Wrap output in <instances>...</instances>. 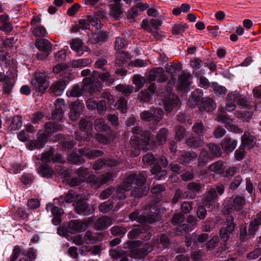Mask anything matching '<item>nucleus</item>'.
Returning <instances> with one entry per match:
<instances>
[{"label":"nucleus","instance_id":"obj_1","mask_svg":"<svg viewBox=\"0 0 261 261\" xmlns=\"http://www.w3.org/2000/svg\"><path fill=\"white\" fill-rule=\"evenodd\" d=\"M146 178L147 174L145 171L140 172L138 174H131L117 188L116 191L117 197L121 199L125 198L124 193L130 190L134 183H135L137 186L145 185Z\"/></svg>","mask_w":261,"mask_h":261},{"label":"nucleus","instance_id":"obj_2","mask_svg":"<svg viewBox=\"0 0 261 261\" xmlns=\"http://www.w3.org/2000/svg\"><path fill=\"white\" fill-rule=\"evenodd\" d=\"M17 74L15 70H9L6 72L0 71V83L3 82V94L8 95L13 89Z\"/></svg>","mask_w":261,"mask_h":261},{"label":"nucleus","instance_id":"obj_3","mask_svg":"<svg viewBox=\"0 0 261 261\" xmlns=\"http://www.w3.org/2000/svg\"><path fill=\"white\" fill-rule=\"evenodd\" d=\"M47 76L43 72H36L31 80V84L35 89L41 93H44L49 86Z\"/></svg>","mask_w":261,"mask_h":261},{"label":"nucleus","instance_id":"obj_4","mask_svg":"<svg viewBox=\"0 0 261 261\" xmlns=\"http://www.w3.org/2000/svg\"><path fill=\"white\" fill-rule=\"evenodd\" d=\"M226 226L221 227L219 230L220 239L226 242L229 239V236L234 231L236 224L234 222L233 217L228 215L225 218Z\"/></svg>","mask_w":261,"mask_h":261},{"label":"nucleus","instance_id":"obj_5","mask_svg":"<svg viewBox=\"0 0 261 261\" xmlns=\"http://www.w3.org/2000/svg\"><path fill=\"white\" fill-rule=\"evenodd\" d=\"M35 46L40 51L37 54V58L39 60L46 59L50 54L52 49L51 43L45 39H37L35 41Z\"/></svg>","mask_w":261,"mask_h":261},{"label":"nucleus","instance_id":"obj_6","mask_svg":"<svg viewBox=\"0 0 261 261\" xmlns=\"http://www.w3.org/2000/svg\"><path fill=\"white\" fill-rule=\"evenodd\" d=\"M146 82L151 83L154 81L158 82H165L169 80V77L164 72V70L162 67H158L152 69L146 74Z\"/></svg>","mask_w":261,"mask_h":261},{"label":"nucleus","instance_id":"obj_7","mask_svg":"<svg viewBox=\"0 0 261 261\" xmlns=\"http://www.w3.org/2000/svg\"><path fill=\"white\" fill-rule=\"evenodd\" d=\"M73 205L76 212L81 215L88 216L94 212L93 206L88 204L85 200H79Z\"/></svg>","mask_w":261,"mask_h":261},{"label":"nucleus","instance_id":"obj_8","mask_svg":"<svg viewBox=\"0 0 261 261\" xmlns=\"http://www.w3.org/2000/svg\"><path fill=\"white\" fill-rule=\"evenodd\" d=\"M88 222L80 220H72L69 221L66 230L70 233H75L85 230L88 227Z\"/></svg>","mask_w":261,"mask_h":261},{"label":"nucleus","instance_id":"obj_9","mask_svg":"<svg viewBox=\"0 0 261 261\" xmlns=\"http://www.w3.org/2000/svg\"><path fill=\"white\" fill-rule=\"evenodd\" d=\"M70 46L71 48L76 53L77 56H81L85 52L90 50L84 45L82 40L79 38L72 39L70 42Z\"/></svg>","mask_w":261,"mask_h":261},{"label":"nucleus","instance_id":"obj_10","mask_svg":"<svg viewBox=\"0 0 261 261\" xmlns=\"http://www.w3.org/2000/svg\"><path fill=\"white\" fill-rule=\"evenodd\" d=\"M112 178V174L110 173H107L96 177L95 175H90L87 179V181L91 182L96 185L97 187L106 184Z\"/></svg>","mask_w":261,"mask_h":261},{"label":"nucleus","instance_id":"obj_11","mask_svg":"<svg viewBox=\"0 0 261 261\" xmlns=\"http://www.w3.org/2000/svg\"><path fill=\"white\" fill-rule=\"evenodd\" d=\"M129 218L132 221H136L140 223H152L155 221V217L154 215L148 216L147 218L144 215H139V213L137 211L130 213Z\"/></svg>","mask_w":261,"mask_h":261},{"label":"nucleus","instance_id":"obj_12","mask_svg":"<svg viewBox=\"0 0 261 261\" xmlns=\"http://www.w3.org/2000/svg\"><path fill=\"white\" fill-rule=\"evenodd\" d=\"M181 69V64L180 63H171L167 64L165 66L166 75L170 79L169 83H174V74L177 72H179Z\"/></svg>","mask_w":261,"mask_h":261},{"label":"nucleus","instance_id":"obj_13","mask_svg":"<svg viewBox=\"0 0 261 261\" xmlns=\"http://www.w3.org/2000/svg\"><path fill=\"white\" fill-rule=\"evenodd\" d=\"M83 107V103L80 101H74L71 104L69 117L71 120L75 121L79 118Z\"/></svg>","mask_w":261,"mask_h":261},{"label":"nucleus","instance_id":"obj_14","mask_svg":"<svg viewBox=\"0 0 261 261\" xmlns=\"http://www.w3.org/2000/svg\"><path fill=\"white\" fill-rule=\"evenodd\" d=\"M191 74L190 73H182L178 79V88L180 90H186L192 83Z\"/></svg>","mask_w":261,"mask_h":261},{"label":"nucleus","instance_id":"obj_15","mask_svg":"<svg viewBox=\"0 0 261 261\" xmlns=\"http://www.w3.org/2000/svg\"><path fill=\"white\" fill-rule=\"evenodd\" d=\"M103 234L99 232L93 233L90 230L86 232L84 235V241L87 244H94L101 241Z\"/></svg>","mask_w":261,"mask_h":261},{"label":"nucleus","instance_id":"obj_16","mask_svg":"<svg viewBox=\"0 0 261 261\" xmlns=\"http://www.w3.org/2000/svg\"><path fill=\"white\" fill-rule=\"evenodd\" d=\"M225 114V111L223 108L218 109L217 118L218 121L227 124L226 127L228 130H234L236 126L229 124L230 119Z\"/></svg>","mask_w":261,"mask_h":261},{"label":"nucleus","instance_id":"obj_17","mask_svg":"<svg viewBox=\"0 0 261 261\" xmlns=\"http://www.w3.org/2000/svg\"><path fill=\"white\" fill-rule=\"evenodd\" d=\"M79 152L90 160H94L96 158L101 156L103 155L102 151L97 149L89 150L88 148H84L79 149Z\"/></svg>","mask_w":261,"mask_h":261},{"label":"nucleus","instance_id":"obj_18","mask_svg":"<svg viewBox=\"0 0 261 261\" xmlns=\"http://www.w3.org/2000/svg\"><path fill=\"white\" fill-rule=\"evenodd\" d=\"M255 143V138L248 132H245L242 137V145L247 149H250L254 147Z\"/></svg>","mask_w":261,"mask_h":261},{"label":"nucleus","instance_id":"obj_19","mask_svg":"<svg viewBox=\"0 0 261 261\" xmlns=\"http://www.w3.org/2000/svg\"><path fill=\"white\" fill-rule=\"evenodd\" d=\"M132 132L137 135L136 138L138 142L143 141L145 144L149 143L150 139L147 132L142 130L139 126L133 127Z\"/></svg>","mask_w":261,"mask_h":261},{"label":"nucleus","instance_id":"obj_20","mask_svg":"<svg viewBox=\"0 0 261 261\" xmlns=\"http://www.w3.org/2000/svg\"><path fill=\"white\" fill-rule=\"evenodd\" d=\"M237 141L231 138H225L221 142L222 149L226 152H232L236 147Z\"/></svg>","mask_w":261,"mask_h":261},{"label":"nucleus","instance_id":"obj_21","mask_svg":"<svg viewBox=\"0 0 261 261\" xmlns=\"http://www.w3.org/2000/svg\"><path fill=\"white\" fill-rule=\"evenodd\" d=\"M66 84L64 82L57 81L51 85L49 90L54 95L60 96L63 93Z\"/></svg>","mask_w":261,"mask_h":261},{"label":"nucleus","instance_id":"obj_22","mask_svg":"<svg viewBox=\"0 0 261 261\" xmlns=\"http://www.w3.org/2000/svg\"><path fill=\"white\" fill-rule=\"evenodd\" d=\"M54 152V150L51 149L49 151L43 153L41 156L42 161L44 163H49L51 161L60 162L61 155L60 154L55 155Z\"/></svg>","mask_w":261,"mask_h":261},{"label":"nucleus","instance_id":"obj_23","mask_svg":"<svg viewBox=\"0 0 261 261\" xmlns=\"http://www.w3.org/2000/svg\"><path fill=\"white\" fill-rule=\"evenodd\" d=\"M197 158V154L193 151H182L179 159L184 163H189L196 160Z\"/></svg>","mask_w":261,"mask_h":261},{"label":"nucleus","instance_id":"obj_24","mask_svg":"<svg viewBox=\"0 0 261 261\" xmlns=\"http://www.w3.org/2000/svg\"><path fill=\"white\" fill-rule=\"evenodd\" d=\"M217 197V194L216 190L211 189L206 194L204 199L203 201V204L209 207L212 206L215 202V200Z\"/></svg>","mask_w":261,"mask_h":261},{"label":"nucleus","instance_id":"obj_25","mask_svg":"<svg viewBox=\"0 0 261 261\" xmlns=\"http://www.w3.org/2000/svg\"><path fill=\"white\" fill-rule=\"evenodd\" d=\"M22 125V119L20 115L14 116L9 126L8 127L9 131L14 132L19 129Z\"/></svg>","mask_w":261,"mask_h":261},{"label":"nucleus","instance_id":"obj_26","mask_svg":"<svg viewBox=\"0 0 261 261\" xmlns=\"http://www.w3.org/2000/svg\"><path fill=\"white\" fill-rule=\"evenodd\" d=\"M237 94L234 92H229L226 96V103L225 105V110L228 112H232L236 108V105L234 103L235 97H237Z\"/></svg>","mask_w":261,"mask_h":261},{"label":"nucleus","instance_id":"obj_27","mask_svg":"<svg viewBox=\"0 0 261 261\" xmlns=\"http://www.w3.org/2000/svg\"><path fill=\"white\" fill-rule=\"evenodd\" d=\"M261 225V211L259 212L256 218L252 220L249 224L248 228V233L249 235H253L258 230V227Z\"/></svg>","mask_w":261,"mask_h":261},{"label":"nucleus","instance_id":"obj_28","mask_svg":"<svg viewBox=\"0 0 261 261\" xmlns=\"http://www.w3.org/2000/svg\"><path fill=\"white\" fill-rule=\"evenodd\" d=\"M106 165L110 166H115L114 162L101 158L97 160L92 166V169L97 173L98 171L102 169Z\"/></svg>","mask_w":261,"mask_h":261},{"label":"nucleus","instance_id":"obj_29","mask_svg":"<svg viewBox=\"0 0 261 261\" xmlns=\"http://www.w3.org/2000/svg\"><path fill=\"white\" fill-rule=\"evenodd\" d=\"M203 94L199 90H195L191 94V97L189 99L188 105L191 107H194L200 102H202Z\"/></svg>","mask_w":261,"mask_h":261},{"label":"nucleus","instance_id":"obj_30","mask_svg":"<svg viewBox=\"0 0 261 261\" xmlns=\"http://www.w3.org/2000/svg\"><path fill=\"white\" fill-rule=\"evenodd\" d=\"M211 160V156L205 149H202L200 152L198 159L197 167L199 168L203 167Z\"/></svg>","mask_w":261,"mask_h":261},{"label":"nucleus","instance_id":"obj_31","mask_svg":"<svg viewBox=\"0 0 261 261\" xmlns=\"http://www.w3.org/2000/svg\"><path fill=\"white\" fill-rule=\"evenodd\" d=\"M130 58V55L123 51H118L116 53V59L115 60V65L117 67H121L122 64L128 62Z\"/></svg>","mask_w":261,"mask_h":261},{"label":"nucleus","instance_id":"obj_32","mask_svg":"<svg viewBox=\"0 0 261 261\" xmlns=\"http://www.w3.org/2000/svg\"><path fill=\"white\" fill-rule=\"evenodd\" d=\"M116 90L120 92L122 95L128 96L135 90V87L133 85L120 84L115 87Z\"/></svg>","mask_w":261,"mask_h":261},{"label":"nucleus","instance_id":"obj_33","mask_svg":"<svg viewBox=\"0 0 261 261\" xmlns=\"http://www.w3.org/2000/svg\"><path fill=\"white\" fill-rule=\"evenodd\" d=\"M201 107L206 112H211L215 110L217 105L213 99L204 97L202 99Z\"/></svg>","mask_w":261,"mask_h":261},{"label":"nucleus","instance_id":"obj_34","mask_svg":"<svg viewBox=\"0 0 261 261\" xmlns=\"http://www.w3.org/2000/svg\"><path fill=\"white\" fill-rule=\"evenodd\" d=\"M178 103V99L174 95H170L169 97L166 98L163 101L164 108L167 112H170L173 107Z\"/></svg>","mask_w":261,"mask_h":261},{"label":"nucleus","instance_id":"obj_35","mask_svg":"<svg viewBox=\"0 0 261 261\" xmlns=\"http://www.w3.org/2000/svg\"><path fill=\"white\" fill-rule=\"evenodd\" d=\"M232 204L233 205L234 210L236 211L242 210L246 203L245 198L243 196L237 195L234 197H232Z\"/></svg>","mask_w":261,"mask_h":261},{"label":"nucleus","instance_id":"obj_36","mask_svg":"<svg viewBox=\"0 0 261 261\" xmlns=\"http://www.w3.org/2000/svg\"><path fill=\"white\" fill-rule=\"evenodd\" d=\"M92 61L90 58H83L77 60H73L71 62L72 68H83L90 65Z\"/></svg>","mask_w":261,"mask_h":261},{"label":"nucleus","instance_id":"obj_37","mask_svg":"<svg viewBox=\"0 0 261 261\" xmlns=\"http://www.w3.org/2000/svg\"><path fill=\"white\" fill-rule=\"evenodd\" d=\"M86 89L85 88V86L80 87L79 85H75L72 87V88L67 92V95L68 96L71 97H80L84 93V91H86Z\"/></svg>","mask_w":261,"mask_h":261},{"label":"nucleus","instance_id":"obj_38","mask_svg":"<svg viewBox=\"0 0 261 261\" xmlns=\"http://www.w3.org/2000/svg\"><path fill=\"white\" fill-rule=\"evenodd\" d=\"M137 187L132 191V193L135 197H141L147 194L149 187L146 185L137 186Z\"/></svg>","mask_w":261,"mask_h":261},{"label":"nucleus","instance_id":"obj_39","mask_svg":"<svg viewBox=\"0 0 261 261\" xmlns=\"http://www.w3.org/2000/svg\"><path fill=\"white\" fill-rule=\"evenodd\" d=\"M62 128L61 125L54 122H48L44 125L45 132L47 134L56 133Z\"/></svg>","mask_w":261,"mask_h":261},{"label":"nucleus","instance_id":"obj_40","mask_svg":"<svg viewBox=\"0 0 261 261\" xmlns=\"http://www.w3.org/2000/svg\"><path fill=\"white\" fill-rule=\"evenodd\" d=\"M111 225L110 219L108 217H102L99 218L95 223L96 227L98 229H104Z\"/></svg>","mask_w":261,"mask_h":261},{"label":"nucleus","instance_id":"obj_41","mask_svg":"<svg viewBox=\"0 0 261 261\" xmlns=\"http://www.w3.org/2000/svg\"><path fill=\"white\" fill-rule=\"evenodd\" d=\"M208 169L212 172L221 174L224 170L223 162L221 161L215 162L208 166Z\"/></svg>","mask_w":261,"mask_h":261},{"label":"nucleus","instance_id":"obj_42","mask_svg":"<svg viewBox=\"0 0 261 261\" xmlns=\"http://www.w3.org/2000/svg\"><path fill=\"white\" fill-rule=\"evenodd\" d=\"M77 196V195L76 192L70 190L68 191L64 196H61L59 199V201L62 203H64V201L67 203H71L75 199Z\"/></svg>","mask_w":261,"mask_h":261},{"label":"nucleus","instance_id":"obj_43","mask_svg":"<svg viewBox=\"0 0 261 261\" xmlns=\"http://www.w3.org/2000/svg\"><path fill=\"white\" fill-rule=\"evenodd\" d=\"M211 87L214 93L218 96H223L227 92V89L217 83H212Z\"/></svg>","mask_w":261,"mask_h":261},{"label":"nucleus","instance_id":"obj_44","mask_svg":"<svg viewBox=\"0 0 261 261\" xmlns=\"http://www.w3.org/2000/svg\"><path fill=\"white\" fill-rule=\"evenodd\" d=\"M186 144L189 147L198 148L202 146L203 141L198 137H192L186 140Z\"/></svg>","mask_w":261,"mask_h":261},{"label":"nucleus","instance_id":"obj_45","mask_svg":"<svg viewBox=\"0 0 261 261\" xmlns=\"http://www.w3.org/2000/svg\"><path fill=\"white\" fill-rule=\"evenodd\" d=\"M152 174L155 175L154 177L156 179H160L162 176H165L167 172L165 170H162L161 167L158 164H154L151 170Z\"/></svg>","mask_w":261,"mask_h":261},{"label":"nucleus","instance_id":"obj_46","mask_svg":"<svg viewBox=\"0 0 261 261\" xmlns=\"http://www.w3.org/2000/svg\"><path fill=\"white\" fill-rule=\"evenodd\" d=\"M68 162L73 164H82L85 162V159L76 152H72L67 158Z\"/></svg>","mask_w":261,"mask_h":261},{"label":"nucleus","instance_id":"obj_47","mask_svg":"<svg viewBox=\"0 0 261 261\" xmlns=\"http://www.w3.org/2000/svg\"><path fill=\"white\" fill-rule=\"evenodd\" d=\"M168 130L164 128L161 129L156 134V140L159 145L164 144L167 139Z\"/></svg>","mask_w":261,"mask_h":261},{"label":"nucleus","instance_id":"obj_48","mask_svg":"<svg viewBox=\"0 0 261 261\" xmlns=\"http://www.w3.org/2000/svg\"><path fill=\"white\" fill-rule=\"evenodd\" d=\"M93 74L94 75H97L101 81L107 82L109 84H112L115 81V79L112 77L111 74L109 72L99 73L97 71H93Z\"/></svg>","mask_w":261,"mask_h":261},{"label":"nucleus","instance_id":"obj_49","mask_svg":"<svg viewBox=\"0 0 261 261\" xmlns=\"http://www.w3.org/2000/svg\"><path fill=\"white\" fill-rule=\"evenodd\" d=\"M145 81L146 80H145L144 77L140 74L135 75L133 78V83L137 88V89L135 90V91H138L142 88L144 86Z\"/></svg>","mask_w":261,"mask_h":261},{"label":"nucleus","instance_id":"obj_50","mask_svg":"<svg viewBox=\"0 0 261 261\" xmlns=\"http://www.w3.org/2000/svg\"><path fill=\"white\" fill-rule=\"evenodd\" d=\"M38 173L42 176L49 178L51 176L53 171L50 167L47 165H42L38 169Z\"/></svg>","mask_w":261,"mask_h":261},{"label":"nucleus","instance_id":"obj_51","mask_svg":"<svg viewBox=\"0 0 261 261\" xmlns=\"http://www.w3.org/2000/svg\"><path fill=\"white\" fill-rule=\"evenodd\" d=\"M192 130L198 136H203L206 134V129L201 122H198L192 126Z\"/></svg>","mask_w":261,"mask_h":261},{"label":"nucleus","instance_id":"obj_52","mask_svg":"<svg viewBox=\"0 0 261 261\" xmlns=\"http://www.w3.org/2000/svg\"><path fill=\"white\" fill-rule=\"evenodd\" d=\"M195 75L196 76H199V84L201 87L204 89L207 88L210 85V83L208 80L202 75L204 74L202 70H200L196 72H194Z\"/></svg>","mask_w":261,"mask_h":261},{"label":"nucleus","instance_id":"obj_53","mask_svg":"<svg viewBox=\"0 0 261 261\" xmlns=\"http://www.w3.org/2000/svg\"><path fill=\"white\" fill-rule=\"evenodd\" d=\"M211 154L213 157H219L221 155L222 151L220 147L214 143H210L207 145Z\"/></svg>","mask_w":261,"mask_h":261},{"label":"nucleus","instance_id":"obj_54","mask_svg":"<svg viewBox=\"0 0 261 261\" xmlns=\"http://www.w3.org/2000/svg\"><path fill=\"white\" fill-rule=\"evenodd\" d=\"M236 94H237V97H235V101H236L237 104L242 109H246L249 108V103L248 100L242 97L239 92L237 91H234Z\"/></svg>","mask_w":261,"mask_h":261},{"label":"nucleus","instance_id":"obj_55","mask_svg":"<svg viewBox=\"0 0 261 261\" xmlns=\"http://www.w3.org/2000/svg\"><path fill=\"white\" fill-rule=\"evenodd\" d=\"M46 209L48 212L50 211L54 216H62L64 214L62 208L56 206L52 203L47 204Z\"/></svg>","mask_w":261,"mask_h":261},{"label":"nucleus","instance_id":"obj_56","mask_svg":"<svg viewBox=\"0 0 261 261\" xmlns=\"http://www.w3.org/2000/svg\"><path fill=\"white\" fill-rule=\"evenodd\" d=\"M20 254H24L23 248L18 245L15 246L13 249L10 261H15Z\"/></svg>","mask_w":261,"mask_h":261},{"label":"nucleus","instance_id":"obj_57","mask_svg":"<svg viewBox=\"0 0 261 261\" xmlns=\"http://www.w3.org/2000/svg\"><path fill=\"white\" fill-rule=\"evenodd\" d=\"M125 253V251L119 248L110 249L109 251L110 255L112 258L116 260L120 259Z\"/></svg>","mask_w":261,"mask_h":261},{"label":"nucleus","instance_id":"obj_58","mask_svg":"<svg viewBox=\"0 0 261 261\" xmlns=\"http://www.w3.org/2000/svg\"><path fill=\"white\" fill-rule=\"evenodd\" d=\"M113 208V202L109 200L101 203L99 206V210L100 212L106 213Z\"/></svg>","mask_w":261,"mask_h":261},{"label":"nucleus","instance_id":"obj_59","mask_svg":"<svg viewBox=\"0 0 261 261\" xmlns=\"http://www.w3.org/2000/svg\"><path fill=\"white\" fill-rule=\"evenodd\" d=\"M127 101L124 97H121L116 102L117 109L123 113L127 111Z\"/></svg>","mask_w":261,"mask_h":261},{"label":"nucleus","instance_id":"obj_60","mask_svg":"<svg viewBox=\"0 0 261 261\" xmlns=\"http://www.w3.org/2000/svg\"><path fill=\"white\" fill-rule=\"evenodd\" d=\"M33 34L38 37H45L47 36V33L44 27L39 26L35 28L32 31Z\"/></svg>","mask_w":261,"mask_h":261},{"label":"nucleus","instance_id":"obj_61","mask_svg":"<svg viewBox=\"0 0 261 261\" xmlns=\"http://www.w3.org/2000/svg\"><path fill=\"white\" fill-rule=\"evenodd\" d=\"M188 195H186V192H184L182 190L180 189H177L175 191L174 195L172 199V203L175 204L177 203L179 200L184 198L187 199L188 196Z\"/></svg>","mask_w":261,"mask_h":261},{"label":"nucleus","instance_id":"obj_62","mask_svg":"<svg viewBox=\"0 0 261 261\" xmlns=\"http://www.w3.org/2000/svg\"><path fill=\"white\" fill-rule=\"evenodd\" d=\"M91 125V123L89 118H82L79 123V127L82 131L86 132L88 130Z\"/></svg>","mask_w":261,"mask_h":261},{"label":"nucleus","instance_id":"obj_63","mask_svg":"<svg viewBox=\"0 0 261 261\" xmlns=\"http://www.w3.org/2000/svg\"><path fill=\"white\" fill-rule=\"evenodd\" d=\"M44 142L43 140H35L29 142L27 145L29 149L32 150L36 148H43Z\"/></svg>","mask_w":261,"mask_h":261},{"label":"nucleus","instance_id":"obj_64","mask_svg":"<svg viewBox=\"0 0 261 261\" xmlns=\"http://www.w3.org/2000/svg\"><path fill=\"white\" fill-rule=\"evenodd\" d=\"M187 28L186 24H175L172 27V34L174 35H181Z\"/></svg>","mask_w":261,"mask_h":261}]
</instances>
